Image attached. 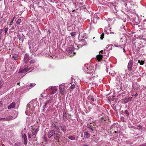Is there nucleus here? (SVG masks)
I'll return each instance as SVG.
<instances>
[{"label": "nucleus", "mask_w": 146, "mask_h": 146, "mask_svg": "<svg viewBox=\"0 0 146 146\" xmlns=\"http://www.w3.org/2000/svg\"><path fill=\"white\" fill-rule=\"evenodd\" d=\"M55 133V131L54 130H51L48 133V138H50L54 135Z\"/></svg>", "instance_id": "0eeeda50"}, {"label": "nucleus", "mask_w": 146, "mask_h": 146, "mask_svg": "<svg viewBox=\"0 0 146 146\" xmlns=\"http://www.w3.org/2000/svg\"><path fill=\"white\" fill-rule=\"evenodd\" d=\"M91 101H92V102H94V98H92L91 99V100H90Z\"/></svg>", "instance_id": "e433bc0d"}, {"label": "nucleus", "mask_w": 146, "mask_h": 146, "mask_svg": "<svg viewBox=\"0 0 146 146\" xmlns=\"http://www.w3.org/2000/svg\"><path fill=\"white\" fill-rule=\"evenodd\" d=\"M103 58V55L99 54L96 56V59L99 62L101 61Z\"/></svg>", "instance_id": "6e6552de"}, {"label": "nucleus", "mask_w": 146, "mask_h": 146, "mask_svg": "<svg viewBox=\"0 0 146 146\" xmlns=\"http://www.w3.org/2000/svg\"><path fill=\"white\" fill-rule=\"evenodd\" d=\"M35 85H36V84H35L32 83V84H30V87H33L35 86Z\"/></svg>", "instance_id": "c756f323"}, {"label": "nucleus", "mask_w": 146, "mask_h": 146, "mask_svg": "<svg viewBox=\"0 0 146 146\" xmlns=\"http://www.w3.org/2000/svg\"><path fill=\"white\" fill-rule=\"evenodd\" d=\"M41 96H42V94H41Z\"/></svg>", "instance_id": "3c124183"}, {"label": "nucleus", "mask_w": 146, "mask_h": 146, "mask_svg": "<svg viewBox=\"0 0 146 146\" xmlns=\"http://www.w3.org/2000/svg\"><path fill=\"white\" fill-rule=\"evenodd\" d=\"M104 33H103L102 35H101V36L100 37L101 39L102 40L103 38H104Z\"/></svg>", "instance_id": "bb28decb"}, {"label": "nucleus", "mask_w": 146, "mask_h": 146, "mask_svg": "<svg viewBox=\"0 0 146 146\" xmlns=\"http://www.w3.org/2000/svg\"><path fill=\"white\" fill-rule=\"evenodd\" d=\"M23 142V144L26 145L27 144V140H24Z\"/></svg>", "instance_id": "a878e982"}, {"label": "nucleus", "mask_w": 146, "mask_h": 146, "mask_svg": "<svg viewBox=\"0 0 146 146\" xmlns=\"http://www.w3.org/2000/svg\"><path fill=\"white\" fill-rule=\"evenodd\" d=\"M92 125H91L89 124L87 125V128L88 129L89 132L91 133H92L94 131Z\"/></svg>", "instance_id": "ddd939ff"}, {"label": "nucleus", "mask_w": 146, "mask_h": 146, "mask_svg": "<svg viewBox=\"0 0 146 146\" xmlns=\"http://www.w3.org/2000/svg\"><path fill=\"white\" fill-rule=\"evenodd\" d=\"M34 62V60H31V61L30 62L31 63H33Z\"/></svg>", "instance_id": "a19ab883"}, {"label": "nucleus", "mask_w": 146, "mask_h": 146, "mask_svg": "<svg viewBox=\"0 0 146 146\" xmlns=\"http://www.w3.org/2000/svg\"><path fill=\"white\" fill-rule=\"evenodd\" d=\"M2 146H5V145L4 144H3L2 145Z\"/></svg>", "instance_id": "09e8293b"}, {"label": "nucleus", "mask_w": 146, "mask_h": 146, "mask_svg": "<svg viewBox=\"0 0 146 146\" xmlns=\"http://www.w3.org/2000/svg\"><path fill=\"white\" fill-rule=\"evenodd\" d=\"M120 119L123 122L124 121V118L123 117H121L120 118Z\"/></svg>", "instance_id": "7c9ffc66"}, {"label": "nucleus", "mask_w": 146, "mask_h": 146, "mask_svg": "<svg viewBox=\"0 0 146 146\" xmlns=\"http://www.w3.org/2000/svg\"><path fill=\"white\" fill-rule=\"evenodd\" d=\"M54 135V139L56 140L58 142H59V139L60 138V135L58 133H55Z\"/></svg>", "instance_id": "f8f14e48"}, {"label": "nucleus", "mask_w": 146, "mask_h": 146, "mask_svg": "<svg viewBox=\"0 0 146 146\" xmlns=\"http://www.w3.org/2000/svg\"><path fill=\"white\" fill-rule=\"evenodd\" d=\"M13 117L11 115H9L8 117L2 118L1 119H3L4 121H9L13 119Z\"/></svg>", "instance_id": "9d476101"}, {"label": "nucleus", "mask_w": 146, "mask_h": 146, "mask_svg": "<svg viewBox=\"0 0 146 146\" xmlns=\"http://www.w3.org/2000/svg\"><path fill=\"white\" fill-rule=\"evenodd\" d=\"M75 88V85L74 84L72 85L70 88L72 90Z\"/></svg>", "instance_id": "393cba45"}, {"label": "nucleus", "mask_w": 146, "mask_h": 146, "mask_svg": "<svg viewBox=\"0 0 146 146\" xmlns=\"http://www.w3.org/2000/svg\"><path fill=\"white\" fill-rule=\"evenodd\" d=\"M108 120V117H103L101 118V121L102 122H104Z\"/></svg>", "instance_id": "2eb2a0df"}, {"label": "nucleus", "mask_w": 146, "mask_h": 146, "mask_svg": "<svg viewBox=\"0 0 146 146\" xmlns=\"http://www.w3.org/2000/svg\"><path fill=\"white\" fill-rule=\"evenodd\" d=\"M22 137L23 138V140L27 139V135L25 134H23V133H22Z\"/></svg>", "instance_id": "6ab92c4d"}, {"label": "nucleus", "mask_w": 146, "mask_h": 146, "mask_svg": "<svg viewBox=\"0 0 146 146\" xmlns=\"http://www.w3.org/2000/svg\"><path fill=\"white\" fill-rule=\"evenodd\" d=\"M100 53L104 54V52L103 50H102L99 52V54H100Z\"/></svg>", "instance_id": "c9c22d12"}, {"label": "nucleus", "mask_w": 146, "mask_h": 146, "mask_svg": "<svg viewBox=\"0 0 146 146\" xmlns=\"http://www.w3.org/2000/svg\"><path fill=\"white\" fill-rule=\"evenodd\" d=\"M46 106V105L44 104V105L43 106V108L44 109L45 108Z\"/></svg>", "instance_id": "ea45409f"}, {"label": "nucleus", "mask_w": 146, "mask_h": 146, "mask_svg": "<svg viewBox=\"0 0 146 146\" xmlns=\"http://www.w3.org/2000/svg\"><path fill=\"white\" fill-rule=\"evenodd\" d=\"M41 96H42V94H41Z\"/></svg>", "instance_id": "603ef678"}, {"label": "nucleus", "mask_w": 146, "mask_h": 146, "mask_svg": "<svg viewBox=\"0 0 146 146\" xmlns=\"http://www.w3.org/2000/svg\"><path fill=\"white\" fill-rule=\"evenodd\" d=\"M59 127L61 130L63 132H65L66 130V126L63 124H61L60 126Z\"/></svg>", "instance_id": "1a4fd4ad"}, {"label": "nucleus", "mask_w": 146, "mask_h": 146, "mask_svg": "<svg viewBox=\"0 0 146 146\" xmlns=\"http://www.w3.org/2000/svg\"><path fill=\"white\" fill-rule=\"evenodd\" d=\"M12 29H14V27H12Z\"/></svg>", "instance_id": "8fccbe9b"}, {"label": "nucleus", "mask_w": 146, "mask_h": 146, "mask_svg": "<svg viewBox=\"0 0 146 146\" xmlns=\"http://www.w3.org/2000/svg\"><path fill=\"white\" fill-rule=\"evenodd\" d=\"M63 119L64 121H66L67 118V114H66V113L65 112L63 113Z\"/></svg>", "instance_id": "f3484780"}, {"label": "nucleus", "mask_w": 146, "mask_h": 146, "mask_svg": "<svg viewBox=\"0 0 146 146\" xmlns=\"http://www.w3.org/2000/svg\"><path fill=\"white\" fill-rule=\"evenodd\" d=\"M138 62L141 65H143L144 63V61H143V60H138Z\"/></svg>", "instance_id": "412c9836"}, {"label": "nucleus", "mask_w": 146, "mask_h": 146, "mask_svg": "<svg viewBox=\"0 0 146 146\" xmlns=\"http://www.w3.org/2000/svg\"><path fill=\"white\" fill-rule=\"evenodd\" d=\"M133 61L130 60L129 61L127 65V70L129 71L130 73L129 74V76L132 75L133 72H135L137 67V65L136 64H133Z\"/></svg>", "instance_id": "f257e3e1"}, {"label": "nucleus", "mask_w": 146, "mask_h": 146, "mask_svg": "<svg viewBox=\"0 0 146 146\" xmlns=\"http://www.w3.org/2000/svg\"><path fill=\"white\" fill-rule=\"evenodd\" d=\"M82 146H88L87 145L84 144V145H83Z\"/></svg>", "instance_id": "79ce46f5"}, {"label": "nucleus", "mask_w": 146, "mask_h": 146, "mask_svg": "<svg viewBox=\"0 0 146 146\" xmlns=\"http://www.w3.org/2000/svg\"><path fill=\"white\" fill-rule=\"evenodd\" d=\"M15 18V17H14L13 19H14Z\"/></svg>", "instance_id": "de8ad7c7"}, {"label": "nucleus", "mask_w": 146, "mask_h": 146, "mask_svg": "<svg viewBox=\"0 0 146 146\" xmlns=\"http://www.w3.org/2000/svg\"><path fill=\"white\" fill-rule=\"evenodd\" d=\"M68 138L69 139L72 140H74L75 139V137L73 136H69L68 137Z\"/></svg>", "instance_id": "aec40b11"}, {"label": "nucleus", "mask_w": 146, "mask_h": 146, "mask_svg": "<svg viewBox=\"0 0 146 146\" xmlns=\"http://www.w3.org/2000/svg\"><path fill=\"white\" fill-rule=\"evenodd\" d=\"M3 106V104L2 103V102L0 101V106Z\"/></svg>", "instance_id": "58836bf2"}, {"label": "nucleus", "mask_w": 146, "mask_h": 146, "mask_svg": "<svg viewBox=\"0 0 146 146\" xmlns=\"http://www.w3.org/2000/svg\"><path fill=\"white\" fill-rule=\"evenodd\" d=\"M12 58L15 60H16L18 58V56L17 54H15L12 56Z\"/></svg>", "instance_id": "a211bd4d"}, {"label": "nucleus", "mask_w": 146, "mask_h": 146, "mask_svg": "<svg viewBox=\"0 0 146 146\" xmlns=\"http://www.w3.org/2000/svg\"><path fill=\"white\" fill-rule=\"evenodd\" d=\"M125 112L127 114V115H129V113L127 110H125Z\"/></svg>", "instance_id": "473e14b6"}, {"label": "nucleus", "mask_w": 146, "mask_h": 146, "mask_svg": "<svg viewBox=\"0 0 146 146\" xmlns=\"http://www.w3.org/2000/svg\"><path fill=\"white\" fill-rule=\"evenodd\" d=\"M29 70H27V69L26 68H24V70H23L22 71H21V73H24L25 72H27Z\"/></svg>", "instance_id": "5701e85b"}, {"label": "nucleus", "mask_w": 146, "mask_h": 146, "mask_svg": "<svg viewBox=\"0 0 146 146\" xmlns=\"http://www.w3.org/2000/svg\"><path fill=\"white\" fill-rule=\"evenodd\" d=\"M7 31H8V28H7L6 27V28H5V30L4 31H5V34H6V33H7Z\"/></svg>", "instance_id": "2f4dec72"}, {"label": "nucleus", "mask_w": 146, "mask_h": 146, "mask_svg": "<svg viewBox=\"0 0 146 146\" xmlns=\"http://www.w3.org/2000/svg\"><path fill=\"white\" fill-rule=\"evenodd\" d=\"M38 130V129H35V130L34 129L33 130V131L31 133V135H32V137L33 139L35 138L36 137V134L37 133Z\"/></svg>", "instance_id": "423d86ee"}, {"label": "nucleus", "mask_w": 146, "mask_h": 146, "mask_svg": "<svg viewBox=\"0 0 146 146\" xmlns=\"http://www.w3.org/2000/svg\"><path fill=\"white\" fill-rule=\"evenodd\" d=\"M13 19H12V21H11V22H10L9 25H12L13 24Z\"/></svg>", "instance_id": "72a5a7b5"}, {"label": "nucleus", "mask_w": 146, "mask_h": 146, "mask_svg": "<svg viewBox=\"0 0 146 146\" xmlns=\"http://www.w3.org/2000/svg\"><path fill=\"white\" fill-rule=\"evenodd\" d=\"M76 34L75 32H72L70 33L71 35L72 36H74Z\"/></svg>", "instance_id": "c85d7f7f"}, {"label": "nucleus", "mask_w": 146, "mask_h": 146, "mask_svg": "<svg viewBox=\"0 0 146 146\" xmlns=\"http://www.w3.org/2000/svg\"><path fill=\"white\" fill-rule=\"evenodd\" d=\"M60 92L61 94V95H64V92H66V88L64 84H62L60 85L59 86Z\"/></svg>", "instance_id": "7ed1b4c3"}, {"label": "nucleus", "mask_w": 146, "mask_h": 146, "mask_svg": "<svg viewBox=\"0 0 146 146\" xmlns=\"http://www.w3.org/2000/svg\"><path fill=\"white\" fill-rule=\"evenodd\" d=\"M117 133V131H115L113 133L115 135V133Z\"/></svg>", "instance_id": "37998d69"}, {"label": "nucleus", "mask_w": 146, "mask_h": 146, "mask_svg": "<svg viewBox=\"0 0 146 146\" xmlns=\"http://www.w3.org/2000/svg\"><path fill=\"white\" fill-rule=\"evenodd\" d=\"M19 84H20V83H17V84L18 85H19Z\"/></svg>", "instance_id": "a18cd8bd"}, {"label": "nucleus", "mask_w": 146, "mask_h": 146, "mask_svg": "<svg viewBox=\"0 0 146 146\" xmlns=\"http://www.w3.org/2000/svg\"><path fill=\"white\" fill-rule=\"evenodd\" d=\"M21 22V19H18L17 22H16V23L17 24H20Z\"/></svg>", "instance_id": "4be33fe9"}, {"label": "nucleus", "mask_w": 146, "mask_h": 146, "mask_svg": "<svg viewBox=\"0 0 146 146\" xmlns=\"http://www.w3.org/2000/svg\"><path fill=\"white\" fill-rule=\"evenodd\" d=\"M132 97H129L125 98L124 100V102L125 103H127L129 101L131 100L132 99Z\"/></svg>", "instance_id": "dca6fc26"}, {"label": "nucleus", "mask_w": 146, "mask_h": 146, "mask_svg": "<svg viewBox=\"0 0 146 146\" xmlns=\"http://www.w3.org/2000/svg\"><path fill=\"white\" fill-rule=\"evenodd\" d=\"M19 40H21V38H20L19 37Z\"/></svg>", "instance_id": "49530a36"}, {"label": "nucleus", "mask_w": 146, "mask_h": 146, "mask_svg": "<svg viewBox=\"0 0 146 146\" xmlns=\"http://www.w3.org/2000/svg\"><path fill=\"white\" fill-rule=\"evenodd\" d=\"M74 11V10L73 11Z\"/></svg>", "instance_id": "5fc2aeb1"}, {"label": "nucleus", "mask_w": 146, "mask_h": 146, "mask_svg": "<svg viewBox=\"0 0 146 146\" xmlns=\"http://www.w3.org/2000/svg\"><path fill=\"white\" fill-rule=\"evenodd\" d=\"M41 96H42V94H41Z\"/></svg>", "instance_id": "864d4df0"}, {"label": "nucleus", "mask_w": 146, "mask_h": 146, "mask_svg": "<svg viewBox=\"0 0 146 146\" xmlns=\"http://www.w3.org/2000/svg\"><path fill=\"white\" fill-rule=\"evenodd\" d=\"M122 38H121L120 39V41L119 42V45H118L117 46L123 48V52H125V51L124 48L125 47V42L124 41L123 42V41L122 40Z\"/></svg>", "instance_id": "20e7f679"}, {"label": "nucleus", "mask_w": 146, "mask_h": 146, "mask_svg": "<svg viewBox=\"0 0 146 146\" xmlns=\"http://www.w3.org/2000/svg\"><path fill=\"white\" fill-rule=\"evenodd\" d=\"M96 18L98 20H99V19H100V18H99V17H96Z\"/></svg>", "instance_id": "c03bdc74"}, {"label": "nucleus", "mask_w": 146, "mask_h": 146, "mask_svg": "<svg viewBox=\"0 0 146 146\" xmlns=\"http://www.w3.org/2000/svg\"><path fill=\"white\" fill-rule=\"evenodd\" d=\"M16 105V103L15 102H13L11 104L9 105L8 107V109H11L14 108H15Z\"/></svg>", "instance_id": "9b49d317"}, {"label": "nucleus", "mask_w": 146, "mask_h": 146, "mask_svg": "<svg viewBox=\"0 0 146 146\" xmlns=\"http://www.w3.org/2000/svg\"><path fill=\"white\" fill-rule=\"evenodd\" d=\"M49 90L50 92H52L50 94H54L57 91V89L56 87H50L49 88Z\"/></svg>", "instance_id": "39448f33"}, {"label": "nucleus", "mask_w": 146, "mask_h": 146, "mask_svg": "<svg viewBox=\"0 0 146 146\" xmlns=\"http://www.w3.org/2000/svg\"><path fill=\"white\" fill-rule=\"evenodd\" d=\"M51 129L52 130H54L55 132H57L58 133H61L60 132V130L59 127V126L56 125L54 123H52L51 126Z\"/></svg>", "instance_id": "f03ea898"}, {"label": "nucleus", "mask_w": 146, "mask_h": 146, "mask_svg": "<svg viewBox=\"0 0 146 146\" xmlns=\"http://www.w3.org/2000/svg\"><path fill=\"white\" fill-rule=\"evenodd\" d=\"M31 133H28V137L29 138H30L32 137V135H31Z\"/></svg>", "instance_id": "cd10ccee"}, {"label": "nucleus", "mask_w": 146, "mask_h": 146, "mask_svg": "<svg viewBox=\"0 0 146 146\" xmlns=\"http://www.w3.org/2000/svg\"><path fill=\"white\" fill-rule=\"evenodd\" d=\"M4 84V82L3 81H0V89L1 88L2 86Z\"/></svg>", "instance_id": "b1692460"}, {"label": "nucleus", "mask_w": 146, "mask_h": 146, "mask_svg": "<svg viewBox=\"0 0 146 146\" xmlns=\"http://www.w3.org/2000/svg\"><path fill=\"white\" fill-rule=\"evenodd\" d=\"M49 103V101H47L46 102L45 104L46 105Z\"/></svg>", "instance_id": "4c0bfd02"}, {"label": "nucleus", "mask_w": 146, "mask_h": 146, "mask_svg": "<svg viewBox=\"0 0 146 146\" xmlns=\"http://www.w3.org/2000/svg\"><path fill=\"white\" fill-rule=\"evenodd\" d=\"M84 137L87 138H88L90 137L91 135L88 131H86L84 132Z\"/></svg>", "instance_id": "4468645a"}, {"label": "nucleus", "mask_w": 146, "mask_h": 146, "mask_svg": "<svg viewBox=\"0 0 146 146\" xmlns=\"http://www.w3.org/2000/svg\"><path fill=\"white\" fill-rule=\"evenodd\" d=\"M3 19V17H1L0 18V23H1L2 22Z\"/></svg>", "instance_id": "f704fd0d"}]
</instances>
